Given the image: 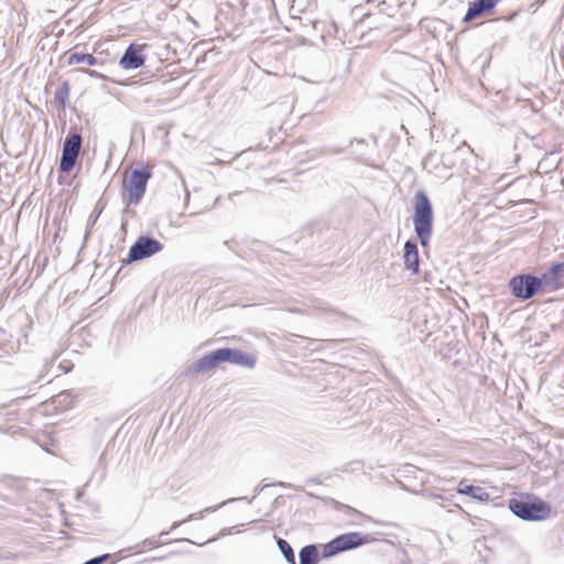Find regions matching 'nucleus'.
<instances>
[{"instance_id": "nucleus-1", "label": "nucleus", "mask_w": 564, "mask_h": 564, "mask_svg": "<svg viewBox=\"0 0 564 564\" xmlns=\"http://www.w3.org/2000/svg\"><path fill=\"white\" fill-rule=\"evenodd\" d=\"M414 230L422 247H427L433 232V209L424 191L414 196Z\"/></svg>"}, {"instance_id": "nucleus-2", "label": "nucleus", "mask_w": 564, "mask_h": 564, "mask_svg": "<svg viewBox=\"0 0 564 564\" xmlns=\"http://www.w3.org/2000/svg\"><path fill=\"white\" fill-rule=\"evenodd\" d=\"M509 509L520 519L527 521H541L545 520L551 514V507L538 500L531 502L528 497L512 498L509 500Z\"/></svg>"}, {"instance_id": "nucleus-3", "label": "nucleus", "mask_w": 564, "mask_h": 564, "mask_svg": "<svg viewBox=\"0 0 564 564\" xmlns=\"http://www.w3.org/2000/svg\"><path fill=\"white\" fill-rule=\"evenodd\" d=\"M509 286L516 297L529 300L533 297L539 291H544V280L543 276L538 278L529 273L519 274L510 280Z\"/></svg>"}, {"instance_id": "nucleus-4", "label": "nucleus", "mask_w": 564, "mask_h": 564, "mask_svg": "<svg viewBox=\"0 0 564 564\" xmlns=\"http://www.w3.org/2000/svg\"><path fill=\"white\" fill-rule=\"evenodd\" d=\"M227 362V348L216 349L202 356L195 362L191 364L184 375L186 377H196L200 373H205L218 367L219 365Z\"/></svg>"}, {"instance_id": "nucleus-5", "label": "nucleus", "mask_w": 564, "mask_h": 564, "mask_svg": "<svg viewBox=\"0 0 564 564\" xmlns=\"http://www.w3.org/2000/svg\"><path fill=\"white\" fill-rule=\"evenodd\" d=\"M151 176L152 173L148 170L135 169L131 172L126 183L129 204L137 205L140 203L145 194L147 184Z\"/></svg>"}, {"instance_id": "nucleus-6", "label": "nucleus", "mask_w": 564, "mask_h": 564, "mask_svg": "<svg viewBox=\"0 0 564 564\" xmlns=\"http://www.w3.org/2000/svg\"><path fill=\"white\" fill-rule=\"evenodd\" d=\"M83 138L79 133H70L66 137L62 156L59 161V171L69 172L76 164L82 148Z\"/></svg>"}, {"instance_id": "nucleus-7", "label": "nucleus", "mask_w": 564, "mask_h": 564, "mask_svg": "<svg viewBox=\"0 0 564 564\" xmlns=\"http://www.w3.org/2000/svg\"><path fill=\"white\" fill-rule=\"evenodd\" d=\"M163 245L151 237H140L131 247L128 253V261L133 262L149 258L162 251Z\"/></svg>"}, {"instance_id": "nucleus-8", "label": "nucleus", "mask_w": 564, "mask_h": 564, "mask_svg": "<svg viewBox=\"0 0 564 564\" xmlns=\"http://www.w3.org/2000/svg\"><path fill=\"white\" fill-rule=\"evenodd\" d=\"M361 543L362 538L358 532L341 534L324 545L323 556L336 555L339 552L359 546Z\"/></svg>"}, {"instance_id": "nucleus-9", "label": "nucleus", "mask_w": 564, "mask_h": 564, "mask_svg": "<svg viewBox=\"0 0 564 564\" xmlns=\"http://www.w3.org/2000/svg\"><path fill=\"white\" fill-rule=\"evenodd\" d=\"M22 423L15 405L11 404L0 409V432L19 434L24 431Z\"/></svg>"}, {"instance_id": "nucleus-10", "label": "nucleus", "mask_w": 564, "mask_h": 564, "mask_svg": "<svg viewBox=\"0 0 564 564\" xmlns=\"http://www.w3.org/2000/svg\"><path fill=\"white\" fill-rule=\"evenodd\" d=\"M544 291L553 292L564 286V261L552 262L549 269L542 274Z\"/></svg>"}, {"instance_id": "nucleus-11", "label": "nucleus", "mask_w": 564, "mask_h": 564, "mask_svg": "<svg viewBox=\"0 0 564 564\" xmlns=\"http://www.w3.org/2000/svg\"><path fill=\"white\" fill-rule=\"evenodd\" d=\"M144 61L142 48L130 44L121 56L119 64L123 69H137L144 64Z\"/></svg>"}, {"instance_id": "nucleus-12", "label": "nucleus", "mask_w": 564, "mask_h": 564, "mask_svg": "<svg viewBox=\"0 0 564 564\" xmlns=\"http://www.w3.org/2000/svg\"><path fill=\"white\" fill-rule=\"evenodd\" d=\"M403 263L404 268L411 272V274L416 275L420 271V259H419V250L416 242L412 240H408L404 243V253H403Z\"/></svg>"}, {"instance_id": "nucleus-13", "label": "nucleus", "mask_w": 564, "mask_h": 564, "mask_svg": "<svg viewBox=\"0 0 564 564\" xmlns=\"http://www.w3.org/2000/svg\"><path fill=\"white\" fill-rule=\"evenodd\" d=\"M500 0H476L469 4V8L464 17L465 22H469L478 17L490 12Z\"/></svg>"}, {"instance_id": "nucleus-14", "label": "nucleus", "mask_w": 564, "mask_h": 564, "mask_svg": "<svg viewBox=\"0 0 564 564\" xmlns=\"http://www.w3.org/2000/svg\"><path fill=\"white\" fill-rule=\"evenodd\" d=\"M227 348V362L232 365H239L247 368H253L257 361V358L248 352H245L240 349Z\"/></svg>"}, {"instance_id": "nucleus-15", "label": "nucleus", "mask_w": 564, "mask_h": 564, "mask_svg": "<svg viewBox=\"0 0 564 564\" xmlns=\"http://www.w3.org/2000/svg\"><path fill=\"white\" fill-rule=\"evenodd\" d=\"M457 492L460 495L469 496L478 501H488L490 499V495L485 488L467 485L465 479L459 481Z\"/></svg>"}, {"instance_id": "nucleus-16", "label": "nucleus", "mask_w": 564, "mask_h": 564, "mask_svg": "<svg viewBox=\"0 0 564 564\" xmlns=\"http://www.w3.org/2000/svg\"><path fill=\"white\" fill-rule=\"evenodd\" d=\"M300 564H317L319 554L315 544H308L301 549L299 554Z\"/></svg>"}, {"instance_id": "nucleus-17", "label": "nucleus", "mask_w": 564, "mask_h": 564, "mask_svg": "<svg viewBox=\"0 0 564 564\" xmlns=\"http://www.w3.org/2000/svg\"><path fill=\"white\" fill-rule=\"evenodd\" d=\"M67 64L68 65L86 64L89 66H95L100 63L93 54L74 52L68 55Z\"/></svg>"}, {"instance_id": "nucleus-18", "label": "nucleus", "mask_w": 564, "mask_h": 564, "mask_svg": "<svg viewBox=\"0 0 564 564\" xmlns=\"http://www.w3.org/2000/svg\"><path fill=\"white\" fill-rule=\"evenodd\" d=\"M278 546L289 564H296L294 551L286 540L278 539Z\"/></svg>"}, {"instance_id": "nucleus-19", "label": "nucleus", "mask_w": 564, "mask_h": 564, "mask_svg": "<svg viewBox=\"0 0 564 564\" xmlns=\"http://www.w3.org/2000/svg\"><path fill=\"white\" fill-rule=\"evenodd\" d=\"M69 97V86L67 82H64L54 94L55 102L59 106H65Z\"/></svg>"}, {"instance_id": "nucleus-20", "label": "nucleus", "mask_w": 564, "mask_h": 564, "mask_svg": "<svg viewBox=\"0 0 564 564\" xmlns=\"http://www.w3.org/2000/svg\"><path fill=\"white\" fill-rule=\"evenodd\" d=\"M170 533V531H162L158 536H151L142 541V547L143 549H155L162 544H165V542H161L160 539L162 536H165Z\"/></svg>"}, {"instance_id": "nucleus-21", "label": "nucleus", "mask_w": 564, "mask_h": 564, "mask_svg": "<svg viewBox=\"0 0 564 564\" xmlns=\"http://www.w3.org/2000/svg\"><path fill=\"white\" fill-rule=\"evenodd\" d=\"M102 212V208H100L99 210H94L89 218H88V223H87V227H86V236L89 235L91 228L95 226L97 219L99 218L100 214Z\"/></svg>"}, {"instance_id": "nucleus-22", "label": "nucleus", "mask_w": 564, "mask_h": 564, "mask_svg": "<svg viewBox=\"0 0 564 564\" xmlns=\"http://www.w3.org/2000/svg\"><path fill=\"white\" fill-rule=\"evenodd\" d=\"M203 517V513H198V514H189L186 519H184L183 521H176L172 524L171 527V531L175 530L176 528H178L181 524L185 523V522H188V521H192L194 519H198V518H202Z\"/></svg>"}, {"instance_id": "nucleus-23", "label": "nucleus", "mask_w": 564, "mask_h": 564, "mask_svg": "<svg viewBox=\"0 0 564 564\" xmlns=\"http://www.w3.org/2000/svg\"><path fill=\"white\" fill-rule=\"evenodd\" d=\"M109 556H110L109 554H104V555H100V556H96L94 558H90V560L86 561L83 564H102L104 562H106L109 558Z\"/></svg>"}, {"instance_id": "nucleus-24", "label": "nucleus", "mask_w": 564, "mask_h": 564, "mask_svg": "<svg viewBox=\"0 0 564 564\" xmlns=\"http://www.w3.org/2000/svg\"><path fill=\"white\" fill-rule=\"evenodd\" d=\"M296 338H301L303 340L306 341V344L311 345V344H315V340L314 339H311V338H305V337H302V336H299L296 334H289L288 336H285V339L288 341H295Z\"/></svg>"}, {"instance_id": "nucleus-25", "label": "nucleus", "mask_w": 564, "mask_h": 564, "mask_svg": "<svg viewBox=\"0 0 564 564\" xmlns=\"http://www.w3.org/2000/svg\"><path fill=\"white\" fill-rule=\"evenodd\" d=\"M79 70H82V72H84V73H86V74H88L89 76L95 77V78H101V77H102L98 72H96V70H94V69H85V68H80Z\"/></svg>"}, {"instance_id": "nucleus-26", "label": "nucleus", "mask_w": 564, "mask_h": 564, "mask_svg": "<svg viewBox=\"0 0 564 564\" xmlns=\"http://www.w3.org/2000/svg\"><path fill=\"white\" fill-rule=\"evenodd\" d=\"M68 398V394L66 392L59 393L57 395V400L61 402L62 400H66Z\"/></svg>"}, {"instance_id": "nucleus-27", "label": "nucleus", "mask_w": 564, "mask_h": 564, "mask_svg": "<svg viewBox=\"0 0 564 564\" xmlns=\"http://www.w3.org/2000/svg\"><path fill=\"white\" fill-rule=\"evenodd\" d=\"M327 153H340V150H330V151H327Z\"/></svg>"}, {"instance_id": "nucleus-28", "label": "nucleus", "mask_w": 564, "mask_h": 564, "mask_svg": "<svg viewBox=\"0 0 564 564\" xmlns=\"http://www.w3.org/2000/svg\"><path fill=\"white\" fill-rule=\"evenodd\" d=\"M292 313H302L300 310H291Z\"/></svg>"}, {"instance_id": "nucleus-29", "label": "nucleus", "mask_w": 564, "mask_h": 564, "mask_svg": "<svg viewBox=\"0 0 564 564\" xmlns=\"http://www.w3.org/2000/svg\"><path fill=\"white\" fill-rule=\"evenodd\" d=\"M312 345H313V344H311V345H308V344H307V345L305 346V348H311V350H314V347H311Z\"/></svg>"}]
</instances>
